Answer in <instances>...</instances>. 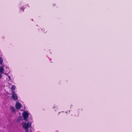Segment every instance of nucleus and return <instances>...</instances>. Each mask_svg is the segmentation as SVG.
<instances>
[{
  "instance_id": "nucleus-1",
  "label": "nucleus",
  "mask_w": 132,
  "mask_h": 132,
  "mask_svg": "<svg viewBox=\"0 0 132 132\" xmlns=\"http://www.w3.org/2000/svg\"><path fill=\"white\" fill-rule=\"evenodd\" d=\"M31 122H28L27 123H25L22 125L23 128L26 130L31 126Z\"/></svg>"
},
{
  "instance_id": "nucleus-2",
  "label": "nucleus",
  "mask_w": 132,
  "mask_h": 132,
  "mask_svg": "<svg viewBox=\"0 0 132 132\" xmlns=\"http://www.w3.org/2000/svg\"><path fill=\"white\" fill-rule=\"evenodd\" d=\"M29 114L27 112H25L23 113V117L24 120L26 121H27V119L28 117Z\"/></svg>"
},
{
  "instance_id": "nucleus-3",
  "label": "nucleus",
  "mask_w": 132,
  "mask_h": 132,
  "mask_svg": "<svg viewBox=\"0 0 132 132\" xmlns=\"http://www.w3.org/2000/svg\"><path fill=\"white\" fill-rule=\"evenodd\" d=\"M12 97L13 100L14 101H16L18 100V96L15 92L13 93H12Z\"/></svg>"
},
{
  "instance_id": "nucleus-4",
  "label": "nucleus",
  "mask_w": 132,
  "mask_h": 132,
  "mask_svg": "<svg viewBox=\"0 0 132 132\" xmlns=\"http://www.w3.org/2000/svg\"><path fill=\"white\" fill-rule=\"evenodd\" d=\"M15 106L17 109H19L21 108L22 106L19 102H17L15 105Z\"/></svg>"
},
{
  "instance_id": "nucleus-5",
  "label": "nucleus",
  "mask_w": 132,
  "mask_h": 132,
  "mask_svg": "<svg viewBox=\"0 0 132 132\" xmlns=\"http://www.w3.org/2000/svg\"><path fill=\"white\" fill-rule=\"evenodd\" d=\"M15 86L14 85H12V86L11 88V90L12 91V92L13 93L15 92H14V90L15 89Z\"/></svg>"
},
{
  "instance_id": "nucleus-6",
  "label": "nucleus",
  "mask_w": 132,
  "mask_h": 132,
  "mask_svg": "<svg viewBox=\"0 0 132 132\" xmlns=\"http://www.w3.org/2000/svg\"><path fill=\"white\" fill-rule=\"evenodd\" d=\"M4 69L3 68V67L1 66L0 67V73H4L3 72L4 71Z\"/></svg>"
},
{
  "instance_id": "nucleus-7",
  "label": "nucleus",
  "mask_w": 132,
  "mask_h": 132,
  "mask_svg": "<svg viewBox=\"0 0 132 132\" xmlns=\"http://www.w3.org/2000/svg\"><path fill=\"white\" fill-rule=\"evenodd\" d=\"M10 109L13 112H15V109L13 107H11L10 108Z\"/></svg>"
},
{
  "instance_id": "nucleus-8",
  "label": "nucleus",
  "mask_w": 132,
  "mask_h": 132,
  "mask_svg": "<svg viewBox=\"0 0 132 132\" xmlns=\"http://www.w3.org/2000/svg\"><path fill=\"white\" fill-rule=\"evenodd\" d=\"M3 62V59L2 57H0V64H2Z\"/></svg>"
},
{
  "instance_id": "nucleus-9",
  "label": "nucleus",
  "mask_w": 132,
  "mask_h": 132,
  "mask_svg": "<svg viewBox=\"0 0 132 132\" xmlns=\"http://www.w3.org/2000/svg\"><path fill=\"white\" fill-rule=\"evenodd\" d=\"M21 120V119L20 118H19L17 120V121L18 122H19Z\"/></svg>"
},
{
  "instance_id": "nucleus-10",
  "label": "nucleus",
  "mask_w": 132,
  "mask_h": 132,
  "mask_svg": "<svg viewBox=\"0 0 132 132\" xmlns=\"http://www.w3.org/2000/svg\"><path fill=\"white\" fill-rule=\"evenodd\" d=\"M26 130V132H29L28 129H27L26 130Z\"/></svg>"
},
{
  "instance_id": "nucleus-11",
  "label": "nucleus",
  "mask_w": 132,
  "mask_h": 132,
  "mask_svg": "<svg viewBox=\"0 0 132 132\" xmlns=\"http://www.w3.org/2000/svg\"><path fill=\"white\" fill-rule=\"evenodd\" d=\"M2 77V75L0 73V79Z\"/></svg>"
},
{
  "instance_id": "nucleus-12",
  "label": "nucleus",
  "mask_w": 132,
  "mask_h": 132,
  "mask_svg": "<svg viewBox=\"0 0 132 132\" xmlns=\"http://www.w3.org/2000/svg\"><path fill=\"white\" fill-rule=\"evenodd\" d=\"M59 131L58 130H56L55 131V132H58Z\"/></svg>"
}]
</instances>
